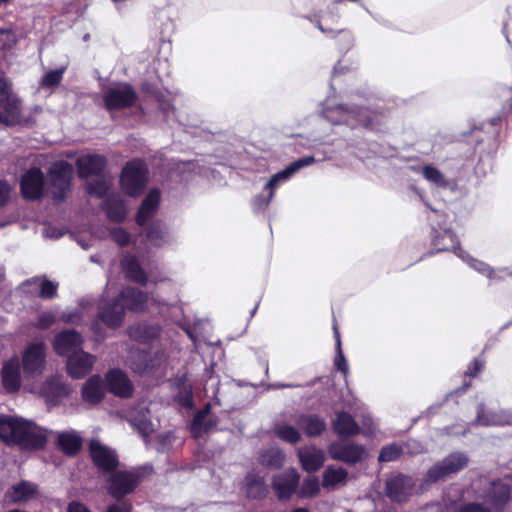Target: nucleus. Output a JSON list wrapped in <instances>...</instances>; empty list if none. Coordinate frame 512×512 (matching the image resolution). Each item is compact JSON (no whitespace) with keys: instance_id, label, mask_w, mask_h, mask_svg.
<instances>
[{"instance_id":"1","label":"nucleus","mask_w":512,"mask_h":512,"mask_svg":"<svg viewBox=\"0 0 512 512\" xmlns=\"http://www.w3.org/2000/svg\"><path fill=\"white\" fill-rule=\"evenodd\" d=\"M0 439L29 450L43 449L47 443L45 434L36 431L33 423L11 416H0Z\"/></svg>"},{"instance_id":"2","label":"nucleus","mask_w":512,"mask_h":512,"mask_svg":"<svg viewBox=\"0 0 512 512\" xmlns=\"http://www.w3.org/2000/svg\"><path fill=\"white\" fill-rule=\"evenodd\" d=\"M432 246L436 252L453 251L457 257L467 262L468 265L477 272L486 275L491 281L504 280L512 276V273L506 268L492 269L486 263L469 256L465 251L458 247V240L450 229H433Z\"/></svg>"},{"instance_id":"3","label":"nucleus","mask_w":512,"mask_h":512,"mask_svg":"<svg viewBox=\"0 0 512 512\" xmlns=\"http://www.w3.org/2000/svg\"><path fill=\"white\" fill-rule=\"evenodd\" d=\"M48 192L55 203L64 202L72 190L73 165L65 160L53 162L47 169Z\"/></svg>"},{"instance_id":"4","label":"nucleus","mask_w":512,"mask_h":512,"mask_svg":"<svg viewBox=\"0 0 512 512\" xmlns=\"http://www.w3.org/2000/svg\"><path fill=\"white\" fill-rule=\"evenodd\" d=\"M149 179V169L141 158H134L125 163L119 176V185L123 193L137 198L145 191Z\"/></svg>"},{"instance_id":"5","label":"nucleus","mask_w":512,"mask_h":512,"mask_svg":"<svg viewBox=\"0 0 512 512\" xmlns=\"http://www.w3.org/2000/svg\"><path fill=\"white\" fill-rule=\"evenodd\" d=\"M335 111L340 115V118L334 119L330 115V111H322V118H325L336 123H346L351 126H355L356 124H358L365 127H370L372 129H375L379 122L378 113L372 112L367 108H361L356 105H353L351 107L341 105L337 107Z\"/></svg>"},{"instance_id":"6","label":"nucleus","mask_w":512,"mask_h":512,"mask_svg":"<svg viewBox=\"0 0 512 512\" xmlns=\"http://www.w3.org/2000/svg\"><path fill=\"white\" fill-rule=\"evenodd\" d=\"M21 103L13 95L11 83L4 72L0 71V123L7 126H15L20 123Z\"/></svg>"},{"instance_id":"7","label":"nucleus","mask_w":512,"mask_h":512,"mask_svg":"<svg viewBox=\"0 0 512 512\" xmlns=\"http://www.w3.org/2000/svg\"><path fill=\"white\" fill-rule=\"evenodd\" d=\"M142 481V475L130 470H116L106 479L108 494L120 501L125 496L132 494Z\"/></svg>"},{"instance_id":"8","label":"nucleus","mask_w":512,"mask_h":512,"mask_svg":"<svg viewBox=\"0 0 512 512\" xmlns=\"http://www.w3.org/2000/svg\"><path fill=\"white\" fill-rule=\"evenodd\" d=\"M466 454L454 452L435 463L426 473L425 482L436 483L463 470L468 465Z\"/></svg>"},{"instance_id":"9","label":"nucleus","mask_w":512,"mask_h":512,"mask_svg":"<svg viewBox=\"0 0 512 512\" xmlns=\"http://www.w3.org/2000/svg\"><path fill=\"white\" fill-rule=\"evenodd\" d=\"M137 100L138 94L130 83L107 88L103 94L104 108L109 112L131 108Z\"/></svg>"},{"instance_id":"10","label":"nucleus","mask_w":512,"mask_h":512,"mask_svg":"<svg viewBox=\"0 0 512 512\" xmlns=\"http://www.w3.org/2000/svg\"><path fill=\"white\" fill-rule=\"evenodd\" d=\"M88 450L93 465L102 474L109 475L118 469L120 465L119 456L113 448L92 439L88 444Z\"/></svg>"},{"instance_id":"11","label":"nucleus","mask_w":512,"mask_h":512,"mask_svg":"<svg viewBox=\"0 0 512 512\" xmlns=\"http://www.w3.org/2000/svg\"><path fill=\"white\" fill-rule=\"evenodd\" d=\"M20 193L26 201H39L45 195V176L39 167H31L20 178Z\"/></svg>"},{"instance_id":"12","label":"nucleus","mask_w":512,"mask_h":512,"mask_svg":"<svg viewBox=\"0 0 512 512\" xmlns=\"http://www.w3.org/2000/svg\"><path fill=\"white\" fill-rule=\"evenodd\" d=\"M300 482V475L290 468L282 473L275 474L272 478V488L279 501L286 502L297 493Z\"/></svg>"},{"instance_id":"13","label":"nucleus","mask_w":512,"mask_h":512,"mask_svg":"<svg viewBox=\"0 0 512 512\" xmlns=\"http://www.w3.org/2000/svg\"><path fill=\"white\" fill-rule=\"evenodd\" d=\"M108 161L104 155L92 153L79 156L75 161L77 175L80 179L89 177H102Z\"/></svg>"},{"instance_id":"14","label":"nucleus","mask_w":512,"mask_h":512,"mask_svg":"<svg viewBox=\"0 0 512 512\" xmlns=\"http://www.w3.org/2000/svg\"><path fill=\"white\" fill-rule=\"evenodd\" d=\"M105 383L107 390L120 398H130L133 395L134 387L131 380L119 368H113L105 374Z\"/></svg>"},{"instance_id":"15","label":"nucleus","mask_w":512,"mask_h":512,"mask_svg":"<svg viewBox=\"0 0 512 512\" xmlns=\"http://www.w3.org/2000/svg\"><path fill=\"white\" fill-rule=\"evenodd\" d=\"M45 345L43 342L31 343L22 355V368L26 375L40 374L45 363Z\"/></svg>"},{"instance_id":"16","label":"nucleus","mask_w":512,"mask_h":512,"mask_svg":"<svg viewBox=\"0 0 512 512\" xmlns=\"http://www.w3.org/2000/svg\"><path fill=\"white\" fill-rule=\"evenodd\" d=\"M328 453L332 459L355 464L365 456V447L356 443H342L336 441L328 447Z\"/></svg>"},{"instance_id":"17","label":"nucleus","mask_w":512,"mask_h":512,"mask_svg":"<svg viewBox=\"0 0 512 512\" xmlns=\"http://www.w3.org/2000/svg\"><path fill=\"white\" fill-rule=\"evenodd\" d=\"M83 337L75 329H67L59 332L54 339L53 348L59 356H69L78 352L83 345Z\"/></svg>"},{"instance_id":"18","label":"nucleus","mask_w":512,"mask_h":512,"mask_svg":"<svg viewBox=\"0 0 512 512\" xmlns=\"http://www.w3.org/2000/svg\"><path fill=\"white\" fill-rule=\"evenodd\" d=\"M95 357L83 350L67 356V373L74 379H82L93 369Z\"/></svg>"},{"instance_id":"19","label":"nucleus","mask_w":512,"mask_h":512,"mask_svg":"<svg viewBox=\"0 0 512 512\" xmlns=\"http://www.w3.org/2000/svg\"><path fill=\"white\" fill-rule=\"evenodd\" d=\"M160 365V358L146 350H138L130 358L131 370L140 376L155 372L159 369Z\"/></svg>"},{"instance_id":"20","label":"nucleus","mask_w":512,"mask_h":512,"mask_svg":"<svg viewBox=\"0 0 512 512\" xmlns=\"http://www.w3.org/2000/svg\"><path fill=\"white\" fill-rule=\"evenodd\" d=\"M242 490L250 500H263L269 493L264 477L254 471L245 475Z\"/></svg>"},{"instance_id":"21","label":"nucleus","mask_w":512,"mask_h":512,"mask_svg":"<svg viewBox=\"0 0 512 512\" xmlns=\"http://www.w3.org/2000/svg\"><path fill=\"white\" fill-rule=\"evenodd\" d=\"M125 317L124 306L115 298L106 306L101 307L97 318L111 329L119 328Z\"/></svg>"},{"instance_id":"22","label":"nucleus","mask_w":512,"mask_h":512,"mask_svg":"<svg viewBox=\"0 0 512 512\" xmlns=\"http://www.w3.org/2000/svg\"><path fill=\"white\" fill-rule=\"evenodd\" d=\"M115 299L124 306V310L132 312L143 311L147 302L146 294L131 286L123 288Z\"/></svg>"},{"instance_id":"23","label":"nucleus","mask_w":512,"mask_h":512,"mask_svg":"<svg viewBox=\"0 0 512 512\" xmlns=\"http://www.w3.org/2000/svg\"><path fill=\"white\" fill-rule=\"evenodd\" d=\"M2 385L8 393L19 391L21 386L20 363L13 357L4 363L1 370Z\"/></svg>"},{"instance_id":"24","label":"nucleus","mask_w":512,"mask_h":512,"mask_svg":"<svg viewBox=\"0 0 512 512\" xmlns=\"http://www.w3.org/2000/svg\"><path fill=\"white\" fill-rule=\"evenodd\" d=\"M413 485L411 477L405 475L394 476L387 481V495L393 501L402 502L411 494Z\"/></svg>"},{"instance_id":"25","label":"nucleus","mask_w":512,"mask_h":512,"mask_svg":"<svg viewBox=\"0 0 512 512\" xmlns=\"http://www.w3.org/2000/svg\"><path fill=\"white\" fill-rule=\"evenodd\" d=\"M476 422L482 426L512 425V413L505 410L486 409L480 405L477 410Z\"/></svg>"},{"instance_id":"26","label":"nucleus","mask_w":512,"mask_h":512,"mask_svg":"<svg viewBox=\"0 0 512 512\" xmlns=\"http://www.w3.org/2000/svg\"><path fill=\"white\" fill-rule=\"evenodd\" d=\"M82 400L91 405L99 404L105 397V388L100 375L90 376L81 388Z\"/></svg>"},{"instance_id":"27","label":"nucleus","mask_w":512,"mask_h":512,"mask_svg":"<svg viewBox=\"0 0 512 512\" xmlns=\"http://www.w3.org/2000/svg\"><path fill=\"white\" fill-rule=\"evenodd\" d=\"M160 203V191L151 189L143 199L136 213L135 222L138 226H144L156 213Z\"/></svg>"},{"instance_id":"28","label":"nucleus","mask_w":512,"mask_h":512,"mask_svg":"<svg viewBox=\"0 0 512 512\" xmlns=\"http://www.w3.org/2000/svg\"><path fill=\"white\" fill-rule=\"evenodd\" d=\"M315 162V158L313 156H304L299 158L293 162H291L285 169L274 174L267 184L265 185V189L276 190V187L279 182L287 181L300 169L311 165Z\"/></svg>"},{"instance_id":"29","label":"nucleus","mask_w":512,"mask_h":512,"mask_svg":"<svg viewBox=\"0 0 512 512\" xmlns=\"http://www.w3.org/2000/svg\"><path fill=\"white\" fill-rule=\"evenodd\" d=\"M122 269L125 273L127 280L137 283L141 286H146L148 283V276L136 256L129 255L122 260Z\"/></svg>"},{"instance_id":"30","label":"nucleus","mask_w":512,"mask_h":512,"mask_svg":"<svg viewBox=\"0 0 512 512\" xmlns=\"http://www.w3.org/2000/svg\"><path fill=\"white\" fill-rule=\"evenodd\" d=\"M333 429L339 437H351L361 432L360 426L347 412H338L332 421Z\"/></svg>"},{"instance_id":"31","label":"nucleus","mask_w":512,"mask_h":512,"mask_svg":"<svg viewBox=\"0 0 512 512\" xmlns=\"http://www.w3.org/2000/svg\"><path fill=\"white\" fill-rule=\"evenodd\" d=\"M82 437L75 431L60 432L57 436L58 448L68 457L76 456L82 449Z\"/></svg>"},{"instance_id":"32","label":"nucleus","mask_w":512,"mask_h":512,"mask_svg":"<svg viewBox=\"0 0 512 512\" xmlns=\"http://www.w3.org/2000/svg\"><path fill=\"white\" fill-rule=\"evenodd\" d=\"M37 490L35 485L28 481H21L13 485L5 494V499L13 504H19L30 500Z\"/></svg>"},{"instance_id":"33","label":"nucleus","mask_w":512,"mask_h":512,"mask_svg":"<svg viewBox=\"0 0 512 512\" xmlns=\"http://www.w3.org/2000/svg\"><path fill=\"white\" fill-rule=\"evenodd\" d=\"M129 335L139 343L148 344L159 337L160 329L154 325L138 324L129 328Z\"/></svg>"},{"instance_id":"34","label":"nucleus","mask_w":512,"mask_h":512,"mask_svg":"<svg viewBox=\"0 0 512 512\" xmlns=\"http://www.w3.org/2000/svg\"><path fill=\"white\" fill-rule=\"evenodd\" d=\"M285 454L278 448L271 447L259 456V463L270 470L280 469L285 463Z\"/></svg>"},{"instance_id":"35","label":"nucleus","mask_w":512,"mask_h":512,"mask_svg":"<svg viewBox=\"0 0 512 512\" xmlns=\"http://www.w3.org/2000/svg\"><path fill=\"white\" fill-rule=\"evenodd\" d=\"M298 456L305 471L315 472L320 469V449L303 447L298 450Z\"/></svg>"},{"instance_id":"36","label":"nucleus","mask_w":512,"mask_h":512,"mask_svg":"<svg viewBox=\"0 0 512 512\" xmlns=\"http://www.w3.org/2000/svg\"><path fill=\"white\" fill-rule=\"evenodd\" d=\"M511 487L507 480L494 482L489 497L496 508H501L510 498Z\"/></svg>"},{"instance_id":"37","label":"nucleus","mask_w":512,"mask_h":512,"mask_svg":"<svg viewBox=\"0 0 512 512\" xmlns=\"http://www.w3.org/2000/svg\"><path fill=\"white\" fill-rule=\"evenodd\" d=\"M107 217L115 223H122L127 216V207L122 200L109 199L105 203Z\"/></svg>"},{"instance_id":"38","label":"nucleus","mask_w":512,"mask_h":512,"mask_svg":"<svg viewBox=\"0 0 512 512\" xmlns=\"http://www.w3.org/2000/svg\"><path fill=\"white\" fill-rule=\"evenodd\" d=\"M296 424L308 437L320 435V417L317 415H300Z\"/></svg>"},{"instance_id":"39","label":"nucleus","mask_w":512,"mask_h":512,"mask_svg":"<svg viewBox=\"0 0 512 512\" xmlns=\"http://www.w3.org/2000/svg\"><path fill=\"white\" fill-rule=\"evenodd\" d=\"M347 478V471L338 466L328 467L322 475V486L334 487L344 483Z\"/></svg>"},{"instance_id":"40","label":"nucleus","mask_w":512,"mask_h":512,"mask_svg":"<svg viewBox=\"0 0 512 512\" xmlns=\"http://www.w3.org/2000/svg\"><path fill=\"white\" fill-rule=\"evenodd\" d=\"M334 334L336 340V355L334 357V367L337 371L341 372L344 376H346L349 372V364L346 357L343 354L341 348V338L340 334L336 327H334Z\"/></svg>"},{"instance_id":"41","label":"nucleus","mask_w":512,"mask_h":512,"mask_svg":"<svg viewBox=\"0 0 512 512\" xmlns=\"http://www.w3.org/2000/svg\"><path fill=\"white\" fill-rule=\"evenodd\" d=\"M275 435L290 444H296L299 442L301 436L299 431L288 424L279 425L275 428Z\"/></svg>"},{"instance_id":"42","label":"nucleus","mask_w":512,"mask_h":512,"mask_svg":"<svg viewBox=\"0 0 512 512\" xmlns=\"http://www.w3.org/2000/svg\"><path fill=\"white\" fill-rule=\"evenodd\" d=\"M422 174L428 182L437 187H446L448 185V181L442 172L432 165L424 166Z\"/></svg>"},{"instance_id":"43","label":"nucleus","mask_w":512,"mask_h":512,"mask_svg":"<svg viewBox=\"0 0 512 512\" xmlns=\"http://www.w3.org/2000/svg\"><path fill=\"white\" fill-rule=\"evenodd\" d=\"M45 391L47 396L57 399L67 397L70 393V389L65 383L55 379L46 382Z\"/></svg>"},{"instance_id":"44","label":"nucleus","mask_w":512,"mask_h":512,"mask_svg":"<svg viewBox=\"0 0 512 512\" xmlns=\"http://www.w3.org/2000/svg\"><path fill=\"white\" fill-rule=\"evenodd\" d=\"M66 71V67H61L59 69L50 70L44 74L40 81V86L42 88H54L57 87L62 79L63 75Z\"/></svg>"},{"instance_id":"45","label":"nucleus","mask_w":512,"mask_h":512,"mask_svg":"<svg viewBox=\"0 0 512 512\" xmlns=\"http://www.w3.org/2000/svg\"><path fill=\"white\" fill-rule=\"evenodd\" d=\"M146 238L154 246H160L164 240V231L160 221H153L146 229Z\"/></svg>"},{"instance_id":"46","label":"nucleus","mask_w":512,"mask_h":512,"mask_svg":"<svg viewBox=\"0 0 512 512\" xmlns=\"http://www.w3.org/2000/svg\"><path fill=\"white\" fill-rule=\"evenodd\" d=\"M320 489L319 481L316 477H308L306 478L300 489L298 490V497L300 498H309L317 494Z\"/></svg>"},{"instance_id":"47","label":"nucleus","mask_w":512,"mask_h":512,"mask_svg":"<svg viewBox=\"0 0 512 512\" xmlns=\"http://www.w3.org/2000/svg\"><path fill=\"white\" fill-rule=\"evenodd\" d=\"M174 400L183 408L191 409L194 407L193 393L190 386L182 385L176 394Z\"/></svg>"},{"instance_id":"48","label":"nucleus","mask_w":512,"mask_h":512,"mask_svg":"<svg viewBox=\"0 0 512 512\" xmlns=\"http://www.w3.org/2000/svg\"><path fill=\"white\" fill-rule=\"evenodd\" d=\"M86 191L89 195L102 198L107 194L108 186L103 179H98L86 184Z\"/></svg>"},{"instance_id":"49","label":"nucleus","mask_w":512,"mask_h":512,"mask_svg":"<svg viewBox=\"0 0 512 512\" xmlns=\"http://www.w3.org/2000/svg\"><path fill=\"white\" fill-rule=\"evenodd\" d=\"M401 448L396 444L385 446L381 449L379 454L380 462H390L396 460L401 455Z\"/></svg>"},{"instance_id":"50","label":"nucleus","mask_w":512,"mask_h":512,"mask_svg":"<svg viewBox=\"0 0 512 512\" xmlns=\"http://www.w3.org/2000/svg\"><path fill=\"white\" fill-rule=\"evenodd\" d=\"M265 190L267 191V195L259 194V195L255 196V198L253 199L252 206H253V209L256 211L265 210L269 206L272 198L274 197L275 190H271V189H265Z\"/></svg>"},{"instance_id":"51","label":"nucleus","mask_w":512,"mask_h":512,"mask_svg":"<svg viewBox=\"0 0 512 512\" xmlns=\"http://www.w3.org/2000/svg\"><path fill=\"white\" fill-rule=\"evenodd\" d=\"M58 285L48 279L40 284L39 297L42 299H53L57 295Z\"/></svg>"},{"instance_id":"52","label":"nucleus","mask_w":512,"mask_h":512,"mask_svg":"<svg viewBox=\"0 0 512 512\" xmlns=\"http://www.w3.org/2000/svg\"><path fill=\"white\" fill-rule=\"evenodd\" d=\"M111 238L120 247H126L130 244V234L122 227L111 230Z\"/></svg>"},{"instance_id":"53","label":"nucleus","mask_w":512,"mask_h":512,"mask_svg":"<svg viewBox=\"0 0 512 512\" xmlns=\"http://www.w3.org/2000/svg\"><path fill=\"white\" fill-rule=\"evenodd\" d=\"M55 321L56 317L53 313L45 312L39 315L36 326L39 329H48L55 323Z\"/></svg>"},{"instance_id":"54","label":"nucleus","mask_w":512,"mask_h":512,"mask_svg":"<svg viewBox=\"0 0 512 512\" xmlns=\"http://www.w3.org/2000/svg\"><path fill=\"white\" fill-rule=\"evenodd\" d=\"M11 187L6 180H0V208L10 200Z\"/></svg>"},{"instance_id":"55","label":"nucleus","mask_w":512,"mask_h":512,"mask_svg":"<svg viewBox=\"0 0 512 512\" xmlns=\"http://www.w3.org/2000/svg\"><path fill=\"white\" fill-rule=\"evenodd\" d=\"M203 427L204 419H198L196 421V416L194 415L190 424V432L193 438L198 439L203 435Z\"/></svg>"},{"instance_id":"56","label":"nucleus","mask_w":512,"mask_h":512,"mask_svg":"<svg viewBox=\"0 0 512 512\" xmlns=\"http://www.w3.org/2000/svg\"><path fill=\"white\" fill-rule=\"evenodd\" d=\"M133 507L129 501L108 505L106 512H132Z\"/></svg>"},{"instance_id":"57","label":"nucleus","mask_w":512,"mask_h":512,"mask_svg":"<svg viewBox=\"0 0 512 512\" xmlns=\"http://www.w3.org/2000/svg\"><path fill=\"white\" fill-rule=\"evenodd\" d=\"M458 512H490L488 508L479 503H469L463 505Z\"/></svg>"},{"instance_id":"58","label":"nucleus","mask_w":512,"mask_h":512,"mask_svg":"<svg viewBox=\"0 0 512 512\" xmlns=\"http://www.w3.org/2000/svg\"><path fill=\"white\" fill-rule=\"evenodd\" d=\"M67 512H91L89 508L79 501H72L68 504Z\"/></svg>"},{"instance_id":"59","label":"nucleus","mask_w":512,"mask_h":512,"mask_svg":"<svg viewBox=\"0 0 512 512\" xmlns=\"http://www.w3.org/2000/svg\"><path fill=\"white\" fill-rule=\"evenodd\" d=\"M483 367V363L479 360H474L473 363L468 367L467 373L470 376H475Z\"/></svg>"},{"instance_id":"60","label":"nucleus","mask_w":512,"mask_h":512,"mask_svg":"<svg viewBox=\"0 0 512 512\" xmlns=\"http://www.w3.org/2000/svg\"><path fill=\"white\" fill-rule=\"evenodd\" d=\"M141 91L148 95H154L156 93V87L149 82H144L141 84Z\"/></svg>"},{"instance_id":"61","label":"nucleus","mask_w":512,"mask_h":512,"mask_svg":"<svg viewBox=\"0 0 512 512\" xmlns=\"http://www.w3.org/2000/svg\"><path fill=\"white\" fill-rule=\"evenodd\" d=\"M210 410H211V406L210 404H206L204 408H202L201 410L197 411L195 413V416H196V421L198 419H206V417L208 416V414L210 413Z\"/></svg>"},{"instance_id":"62","label":"nucleus","mask_w":512,"mask_h":512,"mask_svg":"<svg viewBox=\"0 0 512 512\" xmlns=\"http://www.w3.org/2000/svg\"><path fill=\"white\" fill-rule=\"evenodd\" d=\"M218 424L217 419L204 420L203 434L210 432Z\"/></svg>"},{"instance_id":"63","label":"nucleus","mask_w":512,"mask_h":512,"mask_svg":"<svg viewBox=\"0 0 512 512\" xmlns=\"http://www.w3.org/2000/svg\"><path fill=\"white\" fill-rule=\"evenodd\" d=\"M362 424H363L364 428L367 429L368 432H370V433L375 429L373 420L369 415L363 417Z\"/></svg>"},{"instance_id":"64","label":"nucleus","mask_w":512,"mask_h":512,"mask_svg":"<svg viewBox=\"0 0 512 512\" xmlns=\"http://www.w3.org/2000/svg\"><path fill=\"white\" fill-rule=\"evenodd\" d=\"M91 329L95 334H98L100 331V325L97 321H94L91 325Z\"/></svg>"}]
</instances>
